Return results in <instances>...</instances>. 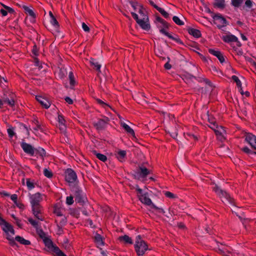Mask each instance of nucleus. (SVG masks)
<instances>
[{
  "instance_id": "f257e3e1",
  "label": "nucleus",
  "mask_w": 256,
  "mask_h": 256,
  "mask_svg": "<svg viewBox=\"0 0 256 256\" xmlns=\"http://www.w3.org/2000/svg\"><path fill=\"white\" fill-rule=\"evenodd\" d=\"M28 196L32 214L38 220L42 221L44 219L41 216L42 208L40 204L43 199L42 195L40 192H36L34 194H29Z\"/></svg>"
},
{
  "instance_id": "f03ea898",
  "label": "nucleus",
  "mask_w": 256,
  "mask_h": 256,
  "mask_svg": "<svg viewBox=\"0 0 256 256\" xmlns=\"http://www.w3.org/2000/svg\"><path fill=\"white\" fill-rule=\"evenodd\" d=\"M0 226L2 230L6 233V239L9 240L10 244L14 246L16 244L12 236L14 234V230L11 224L0 217Z\"/></svg>"
},
{
  "instance_id": "7ed1b4c3",
  "label": "nucleus",
  "mask_w": 256,
  "mask_h": 256,
  "mask_svg": "<svg viewBox=\"0 0 256 256\" xmlns=\"http://www.w3.org/2000/svg\"><path fill=\"white\" fill-rule=\"evenodd\" d=\"M134 246L138 256H142L148 250L147 244L142 238L140 235L136 236Z\"/></svg>"
},
{
  "instance_id": "20e7f679",
  "label": "nucleus",
  "mask_w": 256,
  "mask_h": 256,
  "mask_svg": "<svg viewBox=\"0 0 256 256\" xmlns=\"http://www.w3.org/2000/svg\"><path fill=\"white\" fill-rule=\"evenodd\" d=\"M133 18L136 20V22L144 30H148L150 29V24L148 22V16L146 13L138 16L135 12H131Z\"/></svg>"
},
{
  "instance_id": "39448f33",
  "label": "nucleus",
  "mask_w": 256,
  "mask_h": 256,
  "mask_svg": "<svg viewBox=\"0 0 256 256\" xmlns=\"http://www.w3.org/2000/svg\"><path fill=\"white\" fill-rule=\"evenodd\" d=\"M214 190L222 198L223 202H228L230 204H233L234 200L230 197V194L224 191L217 186H215L213 188Z\"/></svg>"
},
{
  "instance_id": "423d86ee",
  "label": "nucleus",
  "mask_w": 256,
  "mask_h": 256,
  "mask_svg": "<svg viewBox=\"0 0 256 256\" xmlns=\"http://www.w3.org/2000/svg\"><path fill=\"white\" fill-rule=\"evenodd\" d=\"M214 23L218 28H222L226 26L227 22L224 18L220 14H216L212 16Z\"/></svg>"
},
{
  "instance_id": "0eeeda50",
  "label": "nucleus",
  "mask_w": 256,
  "mask_h": 256,
  "mask_svg": "<svg viewBox=\"0 0 256 256\" xmlns=\"http://www.w3.org/2000/svg\"><path fill=\"white\" fill-rule=\"evenodd\" d=\"M72 192L75 198V200L78 203L84 202V196L82 194V190L78 187L72 188Z\"/></svg>"
},
{
  "instance_id": "6e6552de",
  "label": "nucleus",
  "mask_w": 256,
  "mask_h": 256,
  "mask_svg": "<svg viewBox=\"0 0 256 256\" xmlns=\"http://www.w3.org/2000/svg\"><path fill=\"white\" fill-rule=\"evenodd\" d=\"M76 179V174L72 169L68 168L66 171L65 180L67 182L73 183Z\"/></svg>"
},
{
  "instance_id": "1a4fd4ad",
  "label": "nucleus",
  "mask_w": 256,
  "mask_h": 256,
  "mask_svg": "<svg viewBox=\"0 0 256 256\" xmlns=\"http://www.w3.org/2000/svg\"><path fill=\"white\" fill-rule=\"evenodd\" d=\"M45 246L48 248L50 250H51L56 253H58V252L60 250L58 246L54 244L52 240L48 238H46L44 240Z\"/></svg>"
},
{
  "instance_id": "9d476101",
  "label": "nucleus",
  "mask_w": 256,
  "mask_h": 256,
  "mask_svg": "<svg viewBox=\"0 0 256 256\" xmlns=\"http://www.w3.org/2000/svg\"><path fill=\"white\" fill-rule=\"evenodd\" d=\"M138 198L140 200L142 204L148 206H152V208L156 210L158 209V208L152 203V202L151 200L148 198L147 193H144V194L138 195Z\"/></svg>"
},
{
  "instance_id": "9b49d317",
  "label": "nucleus",
  "mask_w": 256,
  "mask_h": 256,
  "mask_svg": "<svg viewBox=\"0 0 256 256\" xmlns=\"http://www.w3.org/2000/svg\"><path fill=\"white\" fill-rule=\"evenodd\" d=\"M109 118L107 117H104L102 119H100L97 122L94 123V126L98 130H102L104 129L108 122H109Z\"/></svg>"
},
{
  "instance_id": "f8f14e48",
  "label": "nucleus",
  "mask_w": 256,
  "mask_h": 256,
  "mask_svg": "<svg viewBox=\"0 0 256 256\" xmlns=\"http://www.w3.org/2000/svg\"><path fill=\"white\" fill-rule=\"evenodd\" d=\"M20 146L26 153L30 154L31 156H33L34 154L35 148H33L30 144L25 142H22L20 144Z\"/></svg>"
},
{
  "instance_id": "ddd939ff",
  "label": "nucleus",
  "mask_w": 256,
  "mask_h": 256,
  "mask_svg": "<svg viewBox=\"0 0 256 256\" xmlns=\"http://www.w3.org/2000/svg\"><path fill=\"white\" fill-rule=\"evenodd\" d=\"M36 98L44 108L47 109L51 105L50 102L45 97L37 96H36Z\"/></svg>"
},
{
  "instance_id": "4468645a",
  "label": "nucleus",
  "mask_w": 256,
  "mask_h": 256,
  "mask_svg": "<svg viewBox=\"0 0 256 256\" xmlns=\"http://www.w3.org/2000/svg\"><path fill=\"white\" fill-rule=\"evenodd\" d=\"M245 140L253 148L256 150V136L250 133L246 134L245 135Z\"/></svg>"
},
{
  "instance_id": "2eb2a0df",
  "label": "nucleus",
  "mask_w": 256,
  "mask_h": 256,
  "mask_svg": "<svg viewBox=\"0 0 256 256\" xmlns=\"http://www.w3.org/2000/svg\"><path fill=\"white\" fill-rule=\"evenodd\" d=\"M223 40L226 42H236L238 46H241L240 42L235 36L232 34H227L222 37Z\"/></svg>"
},
{
  "instance_id": "dca6fc26",
  "label": "nucleus",
  "mask_w": 256,
  "mask_h": 256,
  "mask_svg": "<svg viewBox=\"0 0 256 256\" xmlns=\"http://www.w3.org/2000/svg\"><path fill=\"white\" fill-rule=\"evenodd\" d=\"M158 28L160 30V33L164 34L165 36H167L168 38L176 41V42L178 44H182L181 40L178 36L174 37L172 36L171 34L165 30L166 28H162L161 26H158Z\"/></svg>"
},
{
  "instance_id": "f3484780",
  "label": "nucleus",
  "mask_w": 256,
  "mask_h": 256,
  "mask_svg": "<svg viewBox=\"0 0 256 256\" xmlns=\"http://www.w3.org/2000/svg\"><path fill=\"white\" fill-rule=\"evenodd\" d=\"M58 126L62 132L64 133L66 130V120L62 114H58Z\"/></svg>"
},
{
  "instance_id": "a211bd4d",
  "label": "nucleus",
  "mask_w": 256,
  "mask_h": 256,
  "mask_svg": "<svg viewBox=\"0 0 256 256\" xmlns=\"http://www.w3.org/2000/svg\"><path fill=\"white\" fill-rule=\"evenodd\" d=\"M217 129L215 130V134L216 135L218 138L222 142L226 138L224 135L226 134V130L224 129V127L222 126H220L219 127H216Z\"/></svg>"
},
{
  "instance_id": "6ab92c4d",
  "label": "nucleus",
  "mask_w": 256,
  "mask_h": 256,
  "mask_svg": "<svg viewBox=\"0 0 256 256\" xmlns=\"http://www.w3.org/2000/svg\"><path fill=\"white\" fill-rule=\"evenodd\" d=\"M208 52L210 54L216 56L218 59L220 63H223L224 62V58L220 51L216 50L214 49L210 48L208 49Z\"/></svg>"
},
{
  "instance_id": "aec40b11",
  "label": "nucleus",
  "mask_w": 256,
  "mask_h": 256,
  "mask_svg": "<svg viewBox=\"0 0 256 256\" xmlns=\"http://www.w3.org/2000/svg\"><path fill=\"white\" fill-rule=\"evenodd\" d=\"M131 5L133 8L134 12H138L139 16L146 13L145 10L141 5H140L138 4H135L134 2H132Z\"/></svg>"
},
{
  "instance_id": "412c9836",
  "label": "nucleus",
  "mask_w": 256,
  "mask_h": 256,
  "mask_svg": "<svg viewBox=\"0 0 256 256\" xmlns=\"http://www.w3.org/2000/svg\"><path fill=\"white\" fill-rule=\"evenodd\" d=\"M138 174L142 178H145L150 174V171L143 165L139 166Z\"/></svg>"
},
{
  "instance_id": "4be33fe9",
  "label": "nucleus",
  "mask_w": 256,
  "mask_h": 256,
  "mask_svg": "<svg viewBox=\"0 0 256 256\" xmlns=\"http://www.w3.org/2000/svg\"><path fill=\"white\" fill-rule=\"evenodd\" d=\"M120 126L128 134L135 137L134 130L128 124L124 122H120Z\"/></svg>"
},
{
  "instance_id": "5701e85b",
  "label": "nucleus",
  "mask_w": 256,
  "mask_h": 256,
  "mask_svg": "<svg viewBox=\"0 0 256 256\" xmlns=\"http://www.w3.org/2000/svg\"><path fill=\"white\" fill-rule=\"evenodd\" d=\"M2 4L4 7V8H2L0 10V12L2 16H6L8 14V12L10 14H12L14 12V10L12 8L8 6H6L4 4Z\"/></svg>"
},
{
  "instance_id": "b1692460",
  "label": "nucleus",
  "mask_w": 256,
  "mask_h": 256,
  "mask_svg": "<svg viewBox=\"0 0 256 256\" xmlns=\"http://www.w3.org/2000/svg\"><path fill=\"white\" fill-rule=\"evenodd\" d=\"M212 4L216 8L224 9L226 6L225 0H214Z\"/></svg>"
},
{
  "instance_id": "393cba45",
  "label": "nucleus",
  "mask_w": 256,
  "mask_h": 256,
  "mask_svg": "<svg viewBox=\"0 0 256 256\" xmlns=\"http://www.w3.org/2000/svg\"><path fill=\"white\" fill-rule=\"evenodd\" d=\"M126 151L124 150H120L117 152L116 154L117 158L121 162H122L124 160L126 156Z\"/></svg>"
},
{
  "instance_id": "a878e982",
  "label": "nucleus",
  "mask_w": 256,
  "mask_h": 256,
  "mask_svg": "<svg viewBox=\"0 0 256 256\" xmlns=\"http://www.w3.org/2000/svg\"><path fill=\"white\" fill-rule=\"evenodd\" d=\"M56 222L60 226H64L67 222V219L64 216H62L60 217L57 218L56 219Z\"/></svg>"
},
{
  "instance_id": "bb28decb",
  "label": "nucleus",
  "mask_w": 256,
  "mask_h": 256,
  "mask_svg": "<svg viewBox=\"0 0 256 256\" xmlns=\"http://www.w3.org/2000/svg\"><path fill=\"white\" fill-rule=\"evenodd\" d=\"M188 33L194 38H198L201 36L200 32L197 29L191 28L188 29Z\"/></svg>"
},
{
  "instance_id": "cd10ccee",
  "label": "nucleus",
  "mask_w": 256,
  "mask_h": 256,
  "mask_svg": "<svg viewBox=\"0 0 256 256\" xmlns=\"http://www.w3.org/2000/svg\"><path fill=\"white\" fill-rule=\"evenodd\" d=\"M94 240L98 246H103L104 242L102 236L98 234L94 236Z\"/></svg>"
},
{
  "instance_id": "c85d7f7f",
  "label": "nucleus",
  "mask_w": 256,
  "mask_h": 256,
  "mask_svg": "<svg viewBox=\"0 0 256 256\" xmlns=\"http://www.w3.org/2000/svg\"><path fill=\"white\" fill-rule=\"evenodd\" d=\"M182 78L186 83H190V82L192 81L194 79H196V77L188 73L184 74Z\"/></svg>"
},
{
  "instance_id": "c756f323",
  "label": "nucleus",
  "mask_w": 256,
  "mask_h": 256,
  "mask_svg": "<svg viewBox=\"0 0 256 256\" xmlns=\"http://www.w3.org/2000/svg\"><path fill=\"white\" fill-rule=\"evenodd\" d=\"M14 239L16 241L24 245H30V240H25L24 238L18 236H16Z\"/></svg>"
},
{
  "instance_id": "7c9ffc66",
  "label": "nucleus",
  "mask_w": 256,
  "mask_h": 256,
  "mask_svg": "<svg viewBox=\"0 0 256 256\" xmlns=\"http://www.w3.org/2000/svg\"><path fill=\"white\" fill-rule=\"evenodd\" d=\"M118 239L120 240L123 241L126 244H132L133 243L131 238L127 235L120 236Z\"/></svg>"
},
{
  "instance_id": "2f4dec72",
  "label": "nucleus",
  "mask_w": 256,
  "mask_h": 256,
  "mask_svg": "<svg viewBox=\"0 0 256 256\" xmlns=\"http://www.w3.org/2000/svg\"><path fill=\"white\" fill-rule=\"evenodd\" d=\"M94 154L98 159L103 162H105L107 160V157L103 154L98 153L96 151H94Z\"/></svg>"
},
{
  "instance_id": "473e14b6",
  "label": "nucleus",
  "mask_w": 256,
  "mask_h": 256,
  "mask_svg": "<svg viewBox=\"0 0 256 256\" xmlns=\"http://www.w3.org/2000/svg\"><path fill=\"white\" fill-rule=\"evenodd\" d=\"M35 154H38L42 158L46 156V152L42 148L35 149Z\"/></svg>"
},
{
  "instance_id": "72a5a7b5",
  "label": "nucleus",
  "mask_w": 256,
  "mask_h": 256,
  "mask_svg": "<svg viewBox=\"0 0 256 256\" xmlns=\"http://www.w3.org/2000/svg\"><path fill=\"white\" fill-rule=\"evenodd\" d=\"M26 184L29 190H32L35 186L34 181L32 180L30 178H27L26 180Z\"/></svg>"
},
{
  "instance_id": "f704fd0d",
  "label": "nucleus",
  "mask_w": 256,
  "mask_h": 256,
  "mask_svg": "<svg viewBox=\"0 0 256 256\" xmlns=\"http://www.w3.org/2000/svg\"><path fill=\"white\" fill-rule=\"evenodd\" d=\"M155 8H156L165 18H168L169 14L163 8H160L158 6H155Z\"/></svg>"
},
{
  "instance_id": "c9c22d12",
  "label": "nucleus",
  "mask_w": 256,
  "mask_h": 256,
  "mask_svg": "<svg viewBox=\"0 0 256 256\" xmlns=\"http://www.w3.org/2000/svg\"><path fill=\"white\" fill-rule=\"evenodd\" d=\"M244 0H232L231 4L235 8H238L242 3Z\"/></svg>"
},
{
  "instance_id": "e433bc0d",
  "label": "nucleus",
  "mask_w": 256,
  "mask_h": 256,
  "mask_svg": "<svg viewBox=\"0 0 256 256\" xmlns=\"http://www.w3.org/2000/svg\"><path fill=\"white\" fill-rule=\"evenodd\" d=\"M23 8L25 10L26 12V14H28L30 16L33 17V18L35 17V14L32 10H31L30 8L26 6H24Z\"/></svg>"
},
{
  "instance_id": "4c0bfd02",
  "label": "nucleus",
  "mask_w": 256,
  "mask_h": 256,
  "mask_svg": "<svg viewBox=\"0 0 256 256\" xmlns=\"http://www.w3.org/2000/svg\"><path fill=\"white\" fill-rule=\"evenodd\" d=\"M172 20L174 22L178 25L182 26L184 24V22L182 20H181L177 16H173Z\"/></svg>"
},
{
  "instance_id": "58836bf2",
  "label": "nucleus",
  "mask_w": 256,
  "mask_h": 256,
  "mask_svg": "<svg viewBox=\"0 0 256 256\" xmlns=\"http://www.w3.org/2000/svg\"><path fill=\"white\" fill-rule=\"evenodd\" d=\"M232 78L234 81L236 82L238 87H240L242 86V82L237 76H232Z\"/></svg>"
},
{
  "instance_id": "ea45409f",
  "label": "nucleus",
  "mask_w": 256,
  "mask_h": 256,
  "mask_svg": "<svg viewBox=\"0 0 256 256\" xmlns=\"http://www.w3.org/2000/svg\"><path fill=\"white\" fill-rule=\"evenodd\" d=\"M90 64L92 66H94L96 70H97L99 72H100V70L101 66L100 64H98V62L92 60V61H90Z\"/></svg>"
},
{
  "instance_id": "a19ab883",
  "label": "nucleus",
  "mask_w": 256,
  "mask_h": 256,
  "mask_svg": "<svg viewBox=\"0 0 256 256\" xmlns=\"http://www.w3.org/2000/svg\"><path fill=\"white\" fill-rule=\"evenodd\" d=\"M44 176H46V177H47L48 178H50L52 176V172L47 168H45L44 170Z\"/></svg>"
},
{
  "instance_id": "79ce46f5",
  "label": "nucleus",
  "mask_w": 256,
  "mask_h": 256,
  "mask_svg": "<svg viewBox=\"0 0 256 256\" xmlns=\"http://www.w3.org/2000/svg\"><path fill=\"white\" fill-rule=\"evenodd\" d=\"M68 77H69L70 85L72 86H74L75 81H74L73 73L72 72H69Z\"/></svg>"
},
{
  "instance_id": "37998d69",
  "label": "nucleus",
  "mask_w": 256,
  "mask_h": 256,
  "mask_svg": "<svg viewBox=\"0 0 256 256\" xmlns=\"http://www.w3.org/2000/svg\"><path fill=\"white\" fill-rule=\"evenodd\" d=\"M7 132L8 134L9 137L12 138L13 136L15 135V132H14V128L12 127H10L7 130Z\"/></svg>"
},
{
  "instance_id": "c03bdc74",
  "label": "nucleus",
  "mask_w": 256,
  "mask_h": 256,
  "mask_svg": "<svg viewBox=\"0 0 256 256\" xmlns=\"http://www.w3.org/2000/svg\"><path fill=\"white\" fill-rule=\"evenodd\" d=\"M4 102H6L10 106L12 107L14 105V100L13 98H11L10 100L8 98H6L4 100Z\"/></svg>"
},
{
  "instance_id": "a18cd8bd",
  "label": "nucleus",
  "mask_w": 256,
  "mask_h": 256,
  "mask_svg": "<svg viewBox=\"0 0 256 256\" xmlns=\"http://www.w3.org/2000/svg\"><path fill=\"white\" fill-rule=\"evenodd\" d=\"M73 198L72 196H67L66 198V204L68 205H72L74 202Z\"/></svg>"
},
{
  "instance_id": "49530a36",
  "label": "nucleus",
  "mask_w": 256,
  "mask_h": 256,
  "mask_svg": "<svg viewBox=\"0 0 256 256\" xmlns=\"http://www.w3.org/2000/svg\"><path fill=\"white\" fill-rule=\"evenodd\" d=\"M54 213L57 216V218H59L64 216L61 210L58 208H55L54 210Z\"/></svg>"
},
{
  "instance_id": "de8ad7c7",
  "label": "nucleus",
  "mask_w": 256,
  "mask_h": 256,
  "mask_svg": "<svg viewBox=\"0 0 256 256\" xmlns=\"http://www.w3.org/2000/svg\"><path fill=\"white\" fill-rule=\"evenodd\" d=\"M28 221L29 222L34 228H37L38 226V222L36 220H33L32 218H29L28 219Z\"/></svg>"
},
{
  "instance_id": "09e8293b",
  "label": "nucleus",
  "mask_w": 256,
  "mask_h": 256,
  "mask_svg": "<svg viewBox=\"0 0 256 256\" xmlns=\"http://www.w3.org/2000/svg\"><path fill=\"white\" fill-rule=\"evenodd\" d=\"M164 195L168 198H176V196L174 194H172V192H164Z\"/></svg>"
},
{
  "instance_id": "8fccbe9b",
  "label": "nucleus",
  "mask_w": 256,
  "mask_h": 256,
  "mask_svg": "<svg viewBox=\"0 0 256 256\" xmlns=\"http://www.w3.org/2000/svg\"><path fill=\"white\" fill-rule=\"evenodd\" d=\"M50 23L52 24L56 28L58 26V22L57 20H56V18H55V17H52V18H50Z\"/></svg>"
},
{
  "instance_id": "3c124183",
  "label": "nucleus",
  "mask_w": 256,
  "mask_h": 256,
  "mask_svg": "<svg viewBox=\"0 0 256 256\" xmlns=\"http://www.w3.org/2000/svg\"><path fill=\"white\" fill-rule=\"evenodd\" d=\"M242 150L246 154H252L254 153L248 147L245 146L242 148Z\"/></svg>"
},
{
  "instance_id": "603ef678",
  "label": "nucleus",
  "mask_w": 256,
  "mask_h": 256,
  "mask_svg": "<svg viewBox=\"0 0 256 256\" xmlns=\"http://www.w3.org/2000/svg\"><path fill=\"white\" fill-rule=\"evenodd\" d=\"M82 28L84 32H90L89 27L84 22H82Z\"/></svg>"
},
{
  "instance_id": "864d4df0",
  "label": "nucleus",
  "mask_w": 256,
  "mask_h": 256,
  "mask_svg": "<svg viewBox=\"0 0 256 256\" xmlns=\"http://www.w3.org/2000/svg\"><path fill=\"white\" fill-rule=\"evenodd\" d=\"M210 124H211L212 126H210V128L212 129L214 132H215L216 129H217V128H216V127L220 126H218L214 121H212V122H210Z\"/></svg>"
},
{
  "instance_id": "5fc2aeb1",
  "label": "nucleus",
  "mask_w": 256,
  "mask_h": 256,
  "mask_svg": "<svg viewBox=\"0 0 256 256\" xmlns=\"http://www.w3.org/2000/svg\"><path fill=\"white\" fill-rule=\"evenodd\" d=\"M63 226H60L58 225L57 224V228H58L57 234H62V232H63L62 227Z\"/></svg>"
},
{
  "instance_id": "6e6d98bb",
  "label": "nucleus",
  "mask_w": 256,
  "mask_h": 256,
  "mask_svg": "<svg viewBox=\"0 0 256 256\" xmlns=\"http://www.w3.org/2000/svg\"><path fill=\"white\" fill-rule=\"evenodd\" d=\"M245 5L246 7L250 8L252 6V2L250 0H246L245 2Z\"/></svg>"
},
{
  "instance_id": "4d7b16f0",
  "label": "nucleus",
  "mask_w": 256,
  "mask_h": 256,
  "mask_svg": "<svg viewBox=\"0 0 256 256\" xmlns=\"http://www.w3.org/2000/svg\"><path fill=\"white\" fill-rule=\"evenodd\" d=\"M97 102H98L103 107H105L106 106H108V104H106L105 102H104L102 100H100V99H98L97 100Z\"/></svg>"
},
{
  "instance_id": "13d9d810",
  "label": "nucleus",
  "mask_w": 256,
  "mask_h": 256,
  "mask_svg": "<svg viewBox=\"0 0 256 256\" xmlns=\"http://www.w3.org/2000/svg\"><path fill=\"white\" fill-rule=\"evenodd\" d=\"M66 102L68 104H72L73 103V100L70 97L66 96L64 98Z\"/></svg>"
},
{
  "instance_id": "bf43d9fd",
  "label": "nucleus",
  "mask_w": 256,
  "mask_h": 256,
  "mask_svg": "<svg viewBox=\"0 0 256 256\" xmlns=\"http://www.w3.org/2000/svg\"><path fill=\"white\" fill-rule=\"evenodd\" d=\"M10 198L14 202H16L18 198V196L16 194H12L10 196Z\"/></svg>"
},
{
  "instance_id": "052dcab7",
  "label": "nucleus",
  "mask_w": 256,
  "mask_h": 256,
  "mask_svg": "<svg viewBox=\"0 0 256 256\" xmlns=\"http://www.w3.org/2000/svg\"><path fill=\"white\" fill-rule=\"evenodd\" d=\"M156 20L158 24H165V20L160 17H157Z\"/></svg>"
},
{
  "instance_id": "680f3d73",
  "label": "nucleus",
  "mask_w": 256,
  "mask_h": 256,
  "mask_svg": "<svg viewBox=\"0 0 256 256\" xmlns=\"http://www.w3.org/2000/svg\"><path fill=\"white\" fill-rule=\"evenodd\" d=\"M188 136L190 137V138H193L194 140H198V137L192 134H188Z\"/></svg>"
},
{
  "instance_id": "e2e57ef3",
  "label": "nucleus",
  "mask_w": 256,
  "mask_h": 256,
  "mask_svg": "<svg viewBox=\"0 0 256 256\" xmlns=\"http://www.w3.org/2000/svg\"><path fill=\"white\" fill-rule=\"evenodd\" d=\"M164 67L166 70H170L172 66L168 62L166 64H165Z\"/></svg>"
},
{
  "instance_id": "0e129e2a",
  "label": "nucleus",
  "mask_w": 256,
  "mask_h": 256,
  "mask_svg": "<svg viewBox=\"0 0 256 256\" xmlns=\"http://www.w3.org/2000/svg\"><path fill=\"white\" fill-rule=\"evenodd\" d=\"M158 26H161L162 28H168V24L166 21L165 24H158Z\"/></svg>"
},
{
  "instance_id": "69168bd1",
  "label": "nucleus",
  "mask_w": 256,
  "mask_h": 256,
  "mask_svg": "<svg viewBox=\"0 0 256 256\" xmlns=\"http://www.w3.org/2000/svg\"><path fill=\"white\" fill-rule=\"evenodd\" d=\"M58 256H66L61 250L58 252L56 254Z\"/></svg>"
},
{
  "instance_id": "338daca9",
  "label": "nucleus",
  "mask_w": 256,
  "mask_h": 256,
  "mask_svg": "<svg viewBox=\"0 0 256 256\" xmlns=\"http://www.w3.org/2000/svg\"><path fill=\"white\" fill-rule=\"evenodd\" d=\"M58 256H66L61 250L58 252L56 254Z\"/></svg>"
},
{
  "instance_id": "774afa93",
  "label": "nucleus",
  "mask_w": 256,
  "mask_h": 256,
  "mask_svg": "<svg viewBox=\"0 0 256 256\" xmlns=\"http://www.w3.org/2000/svg\"><path fill=\"white\" fill-rule=\"evenodd\" d=\"M136 190L138 192V196L141 195V194H144L142 193V190L141 188H136Z\"/></svg>"
}]
</instances>
